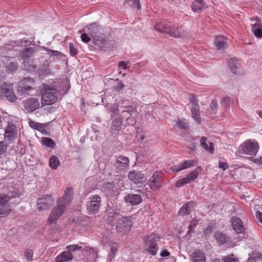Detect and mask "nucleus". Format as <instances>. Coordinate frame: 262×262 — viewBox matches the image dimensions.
Wrapping results in <instances>:
<instances>
[{
  "instance_id": "bb28decb",
  "label": "nucleus",
  "mask_w": 262,
  "mask_h": 262,
  "mask_svg": "<svg viewBox=\"0 0 262 262\" xmlns=\"http://www.w3.org/2000/svg\"><path fill=\"white\" fill-rule=\"evenodd\" d=\"M73 257V255L70 252L64 251L56 257L55 262H67L72 260Z\"/></svg>"
},
{
  "instance_id": "f704fd0d",
  "label": "nucleus",
  "mask_w": 262,
  "mask_h": 262,
  "mask_svg": "<svg viewBox=\"0 0 262 262\" xmlns=\"http://www.w3.org/2000/svg\"><path fill=\"white\" fill-rule=\"evenodd\" d=\"M229 67L232 73H235L238 67V62L236 58H233L229 60Z\"/></svg>"
},
{
  "instance_id": "aec40b11",
  "label": "nucleus",
  "mask_w": 262,
  "mask_h": 262,
  "mask_svg": "<svg viewBox=\"0 0 262 262\" xmlns=\"http://www.w3.org/2000/svg\"><path fill=\"white\" fill-rule=\"evenodd\" d=\"M17 130L16 126L12 124H9L5 132V139L8 141H12L16 138Z\"/></svg>"
},
{
  "instance_id": "0eeeda50",
  "label": "nucleus",
  "mask_w": 262,
  "mask_h": 262,
  "mask_svg": "<svg viewBox=\"0 0 262 262\" xmlns=\"http://www.w3.org/2000/svg\"><path fill=\"white\" fill-rule=\"evenodd\" d=\"M101 199L98 195H94L89 198L86 204V210L88 214L94 215L97 213L101 206Z\"/></svg>"
},
{
  "instance_id": "ea45409f",
  "label": "nucleus",
  "mask_w": 262,
  "mask_h": 262,
  "mask_svg": "<svg viewBox=\"0 0 262 262\" xmlns=\"http://www.w3.org/2000/svg\"><path fill=\"white\" fill-rule=\"evenodd\" d=\"M211 113L212 114H215L217 112L218 108V104L216 100H213L210 105Z\"/></svg>"
},
{
  "instance_id": "4d7b16f0",
  "label": "nucleus",
  "mask_w": 262,
  "mask_h": 262,
  "mask_svg": "<svg viewBox=\"0 0 262 262\" xmlns=\"http://www.w3.org/2000/svg\"><path fill=\"white\" fill-rule=\"evenodd\" d=\"M252 256L256 258V260H261L262 259V254L258 252H254L252 253Z\"/></svg>"
},
{
  "instance_id": "8fccbe9b",
  "label": "nucleus",
  "mask_w": 262,
  "mask_h": 262,
  "mask_svg": "<svg viewBox=\"0 0 262 262\" xmlns=\"http://www.w3.org/2000/svg\"><path fill=\"white\" fill-rule=\"evenodd\" d=\"M132 3L130 6L133 8L139 9L140 8V0H129Z\"/></svg>"
},
{
  "instance_id": "2eb2a0df",
  "label": "nucleus",
  "mask_w": 262,
  "mask_h": 262,
  "mask_svg": "<svg viewBox=\"0 0 262 262\" xmlns=\"http://www.w3.org/2000/svg\"><path fill=\"white\" fill-rule=\"evenodd\" d=\"M1 91L9 101L14 102L16 100V97L10 85H7L5 83H3L1 86Z\"/></svg>"
},
{
  "instance_id": "5701e85b",
  "label": "nucleus",
  "mask_w": 262,
  "mask_h": 262,
  "mask_svg": "<svg viewBox=\"0 0 262 262\" xmlns=\"http://www.w3.org/2000/svg\"><path fill=\"white\" fill-rule=\"evenodd\" d=\"M125 201L132 205H137L141 203L142 199L138 194H128L124 197Z\"/></svg>"
},
{
  "instance_id": "37998d69",
  "label": "nucleus",
  "mask_w": 262,
  "mask_h": 262,
  "mask_svg": "<svg viewBox=\"0 0 262 262\" xmlns=\"http://www.w3.org/2000/svg\"><path fill=\"white\" fill-rule=\"evenodd\" d=\"M118 245L116 243H114L112 246L111 251L110 255L111 259H112L115 255V254L117 253V250H118Z\"/></svg>"
},
{
  "instance_id": "b1692460",
  "label": "nucleus",
  "mask_w": 262,
  "mask_h": 262,
  "mask_svg": "<svg viewBox=\"0 0 262 262\" xmlns=\"http://www.w3.org/2000/svg\"><path fill=\"white\" fill-rule=\"evenodd\" d=\"M194 163V161L193 160L185 161L178 165L173 166L171 169L174 172H179L183 169L193 166Z\"/></svg>"
},
{
  "instance_id": "6e6552de",
  "label": "nucleus",
  "mask_w": 262,
  "mask_h": 262,
  "mask_svg": "<svg viewBox=\"0 0 262 262\" xmlns=\"http://www.w3.org/2000/svg\"><path fill=\"white\" fill-rule=\"evenodd\" d=\"M34 80L30 77H24L18 84L17 91L21 94H29L31 90H33Z\"/></svg>"
},
{
  "instance_id": "5fc2aeb1",
  "label": "nucleus",
  "mask_w": 262,
  "mask_h": 262,
  "mask_svg": "<svg viewBox=\"0 0 262 262\" xmlns=\"http://www.w3.org/2000/svg\"><path fill=\"white\" fill-rule=\"evenodd\" d=\"M190 102L192 104V106H194V105H199L198 104V101L196 99V98L194 96L192 95L189 98Z\"/></svg>"
},
{
  "instance_id": "680f3d73",
  "label": "nucleus",
  "mask_w": 262,
  "mask_h": 262,
  "mask_svg": "<svg viewBox=\"0 0 262 262\" xmlns=\"http://www.w3.org/2000/svg\"><path fill=\"white\" fill-rule=\"evenodd\" d=\"M118 66L119 68L125 70L126 69V64L124 61H120L119 63Z\"/></svg>"
},
{
  "instance_id": "f3484780",
  "label": "nucleus",
  "mask_w": 262,
  "mask_h": 262,
  "mask_svg": "<svg viewBox=\"0 0 262 262\" xmlns=\"http://www.w3.org/2000/svg\"><path fill=\"white\" fill-rule=\"evenodd\" d=\"M106 221L110 224H115L121 219V215L116 210L110 208L106 209Z\"/></svg>"
},
{
  "instance_id": "dca6fc26",
  "label": "nucleus",
  "mask_w": 262,
  "mask_h": 262,
  "mask_svg": "<svg viewBox=\"0 0 262 262\" xmlns=\"http://www.w3.org/2000/svg\"><path fill=\"white\" fill-rule=\"evenodd\" d=\"M128 178L135 184H142L146 181V177L140 172L135 170L130 171L128 173Z\"/></svg>"
},
{
  "instance_id": "cd10ccee",
  "label": "nucleus",
  "mask_w": 262,
  "mask_h": 262,
  "mask_svg": "<svg viewBox=\"0 0 262 262\" xmlns=\"http://www.w3.org/2000/svg\"><path fill=\"white\" fill-rule=\"evenodd\" d=\"M129 162L128 158L123 156H119L116 158L117 166L122 169L128 167Z\"/></svg>"
},
{
  "instance_id": "6e6d98bb",
  "label": "nucleus",
  "mask_w": 262,
  "mask_h": 262,
  "mask_svg": "<svg viewBox=\"0 0 262 262\" xmlns=\"http://www.w3.org/2000/svg\"><path fill=\"white\" fill-rule=\"evenodd\" d=\"M219 167L222 169L223 170H225L228 167V163L224 162H220L219 164Z\"/></svg>"
},
{
  "instance_id": "473e14b6",
  "label": "nucleus",
  "mask_w": 262,
  "mask_h": 262,
  "mask_svg": "<svg viewBox=\"0 0 262 262\" xmlns=\"http://www.w3.org/2000/svg\"><path fill=\"white\" fill-rule=\"evenodd\" d=\"M204 5L203 0H194L192 3L191 8L194 12H199L202 10Z\"/></svg>"
},
{
  "instance_id": "bf43d9fd",
  "label": "nucleus",
  "mask_w": 262,
  "mask_h": 262,
  "mask_svg": "<svg viewBox=\"0 0 262 262\" xmlns=\"http://www.w3.org/2000/svg\"><path fill=\"white\" fill-rule=\"evenodd\" d=\"M124 87V84L122 83H118L115 86V90L117 91L122 89Z\"/></svg>"
},
{
  "instance_id": "20e7f679",
  "label": "nucleus",
  "mask_w": 262,
  "mask_h": 262,
  "mask_svg": "<svg viewBox=\"0 0 262 262\" xmlns=\"http://www.w3.org/2000/svg\"><path fill=\"white\" fill-rule=\"evenodd\" d=\"M259 149V145L255 141L248 140L244 142L239 147V152L242 154L255 156Z\"/></svg>"
},
{
  "instance_id": "e433bc0d",
  "label": "nucleus",
  "mask_w": 262,
  "mask_h": 262,
  "mask_svg": "<svg viewBox=\"0 0 262 262\" xmlns=\"http://www.w3.org/2000/svg\"><path fill=\"white\" fill-rule=\"evenodd\" d=\"M42 144L46 147L53 148L55 146V142L51 138L45 137L42 140Z\"/></svg>"
},
{
  "instance_id": "c756f323",
  "label": "nucleus",
  "mask_w": 262,
  "mask_h": 262,
  "mask_svg": "<svg viewBox=\"0 0 262 262\" xmlns=\"http://www.w3.org/2000/svg\"><path fill=\"white\" fill-rule=\"evenodd\" d=\"M214 237L216 241L220 245H223L230 241V238L229 237L220 232H216L214 234Z\"/></svg>"
},
{
  "instance_id": "4c0bfd02",
  "label": "nucleus",
  "mask_w": 262,
  "mask_h": 262,
  "mask_svg": "<svg viewBox=\"0 0 262 262\" xmlns=\"http://www.w3.org/2000/svg\"><path fill=\"white\" fill-rule=\"evenodd\" d=\"M122 107L123 108L122 111V115L127 113L129 116H132L133 113H136L137 112L136 108L132 105L122 106Z\"/></svg>"
},
{
  "instance_id": "0e129e2a",
  "label": "nucleus",
  "mask_w": 262,
  "mask_h": 262,
  "mask_svg": "<svg viewBox=\"0 0 262 262\" xmlns=\"http://www.w3.org/2000/svg\"><path fill=\"white\" fill-rule=\"evenodd\" d=\"M122 115V117L126 119L125 120L127 122L129 120H131V119L130 118L131 116H129V115L128 114L126 113V114H125Z\"/></svg>"
},
{
  "instance_id": "7ed1b4c3",
  "label": "nucleus",
  "mask_w": 262,
  "mask_h": 262,
  "mask_svg": "<svg viewBox=\"0 0 262 262\" xmlns=\"http://www.w3.org/2000/svg\"><path fill=\"white\" fill-rule=\"evenodd\" d=\"M158 239L159 236L155 233L144 236L145 250L152 255H156L158 250L156 241Z\"/></svg>"
},
{
  "instance_id": "a18cd8bd",
  "label": "nucleus",
  "mask_w": 262,
  "mask_h": 262,
  "mask_svg": "<svg viewBox=\"0 0 262 262\" xmlns=\"http://www.w3.org/2000/svg\"><path fill=\"white\" fill-rule=\"evenodd\" d=\"M66 248L68 250V252L71 253V252H74L75 251L80 250L81 248V247L77 245H72L67 246Z\"/></svg>"
},
{
  "instance_id": "423d86ee",
  "label": "nucleus",
  "mask_w": 262,
  "mask_h": 262,
  "mask_svg": "<svg viewBox=\"0 0 262 262\" xmlns=\"http://www.w3.org/2000/svg\"><path fill=\"white\" fill-rule=\"evenodd\" d=\"M66 207L63 204H62L61 202L57 201L56 206L52 209L48 219V223L49 224H55L63 213Z\"/></svg>"
},
{
  "instance_id": "13d9d810",
  "label": "nucleus",
  "mask_w": 262,
  "mask_h": 262,
  "mask_svg": "<svg viewBox=\"0 0 262 262\" xmlns=\"http://www.w3.org/2000/svg\"><path fill=\"white\" fill-rule=\"evenodd\" d=\"M255 215L258 221L262 224V212L257 211L256 212Z\"/></svg>"
},
{
  "instance_id": "c03bdc74",
  "label": "nucleus",
  "mask_w": 262,
  "mask_h": 262,
  "mask_svg": "<svg viewBox=\"0 0 262 262\" xmlns=\"http://www.w3.org/2000/svg\"><path fill=\"white\" fill-rule=\"evenodd\" d=\"M199 221L195 219L193 220L190 222V224L189 226V231L188 233H190L191 232H192L194 230V228L196 226V225L198 224Z\"/></svg>"
},
{
  "instance_id": "f257e3e1",
  "label": "nucleus",
  "mask_w": 262,
  "mask_h": 262,
  "mask_svg": "<svg viewBox=\"0 0 262 262\" xmlns=\"http://www.w3.org/2000/svg\"><path fill=\"white\" fill-rule=\"evenodd\" d=\"M40 90L43 92L41 97V104L49 105L55 103L57 101V90L53 85L43 83L40 86Z\"/></svg>"
},
{
  "instance_id": "864d4df0",
  "label": "nucleus",
  "mask_w": 262,
  "mask_h": 262,
  "mask_svg": "<svg viewBox=\"0 0 262 262\" xmlns=\"http://www.w3.org/2000/svg\"><path fill=\"white\" fill-rule=\"evenodd\" d=\"M7 146L3 142H0V155H2L6 151Z\"/></svg>"
},
{
  "instance_id": "72a5a7b5",
  "label": "nucleus",
  "mask_w": 262,
  "mask_h": 262,
  "mask_svg": "<svg viewBox=\"0 0 262 262\" xmlns=\"http://www.w3.org/2000/svg\"><path fill=\"white\" fill-rule=\"evenodd\" d=\"M215 45L217 50L224 48L226 45V39L222 36H218L215 38Z\"/></svg>"
},
{
  "instance_id": "09e8293b",
  "label": "nucleus",
  "mask_w": 262,
  "mask_h": 262,
  "mask_svg": "<svg viewBox=\"0 0 262 262\" xmlns=\"http://www.w3.org/2000/svg\"><path fill=\"white\" fill-rule=\"evenodd\" d=\"M177 124L179 128L187 129L188 128L187 124L184 121L179 120Z\"/></svg>"
},
{
  "instance_id": "774afa93",
  "label": "nucleus",
  "mask_w": 262,
  "mask_h": 262,
  "mask_svg": "<svg viewBox=\"0 0 262 262\" xmlns=\"http://www.w3.org/2000/svg\"><path fill=\"white\" fill-rule=\"evenodd\" d=\"M247 262H256V258H254L253 256L250 257Z\"/></svg>"
},
{
  "instance_id": "de8ad7c7",
  "label": "nucleus",
  "mask_w": 262,
  "mask_h": 262,
  "mask_svg": "<svg viewBox=\"0 0 262 262\" xmlns=\"http://www.w3.org/2000/svg\"><path fill=\"white\" fill-rule=\"evenodd\" d=\"M213 229V226L211 225H209L204 229V234L206 236H208L212 232Z\"/></svg>"
},
{
  "instance_id": "69168bd1",
  "label": "nucleus",
  "mask_w": 262,
  "mask_h": 262,
  "mask_svg": "<svg viewBox=\"0 0 262 262\" xmlns=\"http://www.w3.org/2000/svg\"><path fill=\"white\" fill-rule=\"evenodd\" d=\"M254 161L258 164L262 165V156L258 159H255Z\"/></svg>"
},
{
  "instance_id": "393cba45",
  "label": "nucleus",
  "mask_w": 262,
  "mask_h": 262,
  "mask_svg": "<svg viewBox=\"0 0 262 262\" xmlns=\"http://www.w3.org/2000/svg\"><path fill=\"white\" fill-rule=\"evenodd\" d=\"M194 203L192 201L188 202L183 205L179 211V215L184 216L188 215L191 212L194 207Z\"/></svg>"
},
{
  "instance_id": "338daca9",
  "label": "nucleus",
  "mask_w": 262,
  "mask_h": 262,
  "mask_svg": "<svg viewBox=\"0 0 262 262\" xmlns=\"http://www.w3.org/2000/svg\"><path fill=\"white\" fill-rule=\"evenodd\" d=\"M223 101L226 105H227L230 102V99L229 98H225L223 99Z\"/></svg>"
},
{
  "instance_id": "f8f14e48",
  "label": "nucleus",
  "mask_w": 262,
  "mask_h": 262,
  "mask_svg": "<svg viewBox=\"0 0 262 262\" xmlns=\"http://www.w3.org/2000/svg\"><path fill=\"white\" fill-rule=\"evenodd\" d=\"M132 226V224L129 217H121L118 221L116 229L118 232L125 233L130 230Z\"/></svg>"
},
{
  "instance_id": "9d476101",
  "label": "nucleus",
  "mask_w": 262,
  "mask_h": 262,
  "mask_svg": "<svg viewBox=\"0 0 262 262\" xmlns=\"http://www.w3.org/2000/svg\"><path fill=\"white\" fill-rule=\"evenodd\" d=\"M33 54V49L32 48L24 49L20 53V57L24 60L23 63L25 69L27 70H31L34 69L33 62L29 59Z\"/></svg>"
},
{
  "instance_id": "a878e982",
  "label": "nucleus",
  "mask_w": 262,
  "mask_h": 262,
  "mask_svg": "<svg viewBox=\"0 0 262 262\" xmlns=\"http://www.w3.org/2000/svg\"><path fill=\"white\" fill-rule=\"evenodd\" d=\"M73 189L71 188H67L64 191V193L62 198H59L57 201L61 202L65 206L69 204L71 201V197L73 195Z\"/></svg>"
},
{
  "instance_id": "39448f33",
  "label": "nucleus",
  "mask_w": 262,
  "mask_h": 262,
  "mask_svg": "<svg viewBox=\"0 0 262 262\" xmlns=\"http://www.w3.org/2000/svg\"><path fill=\"white\" fill-rule=\"evenodd\" d=\"M88 34L91 36L96 44H101L104 41L102 34V29L96 24H92L87 26Z\"/></svg>"
},
{
  "instance_id": "412c9836",
  "label": "nucleus",
  "mask_w": 262,
  "mask_h": 262,
  "mask_svg": "<svg viewBox=\"0 0 262 262\" xmlns=\"http://www.w3.org/2000/svg\"><path fill=\"white\" fill-rule=\"evenodd\" d=\"M190 257L191 262L206 261V255L200 249H195L191 254Z\"/></svg>"
},
{
  "instance_id": "2f4dec72",
  "label": "nucleus",
  "mask_w": 262,
  "mask_h": 262,
  "mask_svg": "<svg viewBox=\"0 0 262 262\" xmlns=\"http://www.w3.org/2000/svg\"><path fill=\"white\" fill-rule=\"evenodd\" d=\"M207 138L206 137H202L200 139V144L202 148H203L205 150L208 151L210 154H212L213 152V145L212 142H209V146L208 144L206 143Z\"/></svg>"
},
{
  "instance_id": "4be33fe9",
  "label": "nucleus",
  "mask_w": 262,
  "mask_h": 262,
  "mask_svg": "<svg viewBox=\"0 0 262 262\" xmlns=\"http://www.w3.org/2000/svg\"><path fill=\"white\" fill-rule=\"evenodd\" d=\"M231 225L233 229L237 233H242L245 230L243 223L241 220L237 217H233L231 220Z\"/></svg>"
},
{
  "instance_id": "3c124183",
  "label": "nucleus",
  "mask_w": 262,
  "mask_h": 262,
  "mask_svg": "<svg viewBox=\"0 0 262 262\" xmlns=\"http://www.w3.org/2000/svg\"><path fill=\"white\" fill-rule=\"evenodd\" d=\"M69 48L71 55L75 56L77 53V49L75 48L74 45L72 43H70Z\"/></svg>"
},
{
  "instance_id": "7c9ffc66",
  "label": "nucleus",
  "mask_w": 262,
  "mask_h": 262,
  "mask_svg": "<svg viewBox=\"0 0 262 262\" xmlns=\"http://www.w3.org/2000/svg\"><path fill=\"white\" fill-rule=\"evenodd\" d=\"M122 123V118L121 117H117L114 120L111 129L112 134L118 132L121 129Z\"/></svg>"
},
{
  "instance_id": "603ef678",
  "label": "nucleus",
  "mask_w": 262,
  "mask_h": 262,
  "mask_svg": "<svg viewBox=\"0 0 262 262\" xmlns=\"http://www.w3.org/2000/svg\"><path fill=\"white\" fill-rule=\"evenodd\" d=\"M81 40H82V41H83L85 43L89 42L91 41L90 38L85 33H82L81 35Z\"/></svg>"
},
{
  "instance_id": "ddd939ff",
  "label": "nucleus",
  "mask_w": 262,
  "mask_h": 262,
  "mask_svg": "<svg viewBox=\"0 0 262 262\" xmlns=\"http://www.w3.org/2000/svg\"><path fill=\"white\" fill-rule=\"evenodd\" d=\"M161 173L159 171L155 172L148 184L150 188L153 191H156L162 186Z\"/></svg>"
},
{
  "instance_id": "e2e57ef3",
  "label": "nucleus",
  "mask_w": 262,
  "mask_h": 262,
  "mask_svg": "<svg viewBox=\"0 0 262 262\" xmlns=\"http://www.w3.org/2000/svg\"><path fill=\"white\" fill-rule=\"evenodd\" d=\"M161 256L162 257H167V256H168L169 255H170V253L166 251V250H165V251H163L161 253Z\"/></svg>"
},
{
  "instance_id": "c9c22d12",
  "label": "nucleus",
  "mask_w": 262,
  "mask_h": 262,
  "mask_svg": "<svg viewBox=\"0 0 262 262\" xmlns=\"http://www.w3.org/2000/svg\"><path fill=\"white\" fill-rule=\"evenodd\" d=\"M60 161L55 156H52L49 159V165L53 169H56L60 165Z\"/></svg>"
},
{
  "instance_id": "f03ea898",
  "label": "nucleus",
  "mask_w": 262,
  "mask_h": 262,
  "mask_svg": "<svg viewBox=\"0 0 262 262\" xmlns=\"http://www.w3.org/2000/svg\"><path fill=\"white\" fill-rule=\"evenodd\" d=\"M155 28L159 32L168 34L174 37L179 38L185 35V32L181 27H171L162 23H159L155 26Z\"/></svg>"
},
{
  "instance_id": "9b49d317",
  "label": "nucleus",
  "mask_w": 262,
  "mask_h": 262,
  "mask_svg": "<svg viewBox=\"0 0 262 262\" xmlns=\"http://www.w3.org/2000/svg\"><path fill=\"white\" fill-rule=\"evenodd\" d=\"M15 196V195L9 196L4 194H0V216L6 215L11 212V209L8 204V202L10 198Z\"/></svg>"
},
{
  "instance_id": "49530a36",
  "label": "nucleus",
  "mask_w": 262,
  "mask_h": 262,
  "mask_svg": "<svg viewBox=\"0 0 262 262\" xmlns=\"http://www.w3.org/2000/svg\"><path fill=\"white\" fill-rule=\"evenodd\" d=\"M43 49L46 51L47 53L50 56H59L61 55V53L58 51L52 50L47 48H43Z\"/></svg>"
},
{
  "instance_id": "c85d7f7f",
  "label": "nucleus",
  "mask_w": 262,
  "mask_h": 262,
  "mask_svg": "<svg viewBox=\"0 0 262 262\" xmlns=\"http://www.w3.org/2000/svg\"><path fill=\"white\" fill-rule=\"evenodd\" d=\"M191 112L193 119L196 123L200 124L201 122V118L200 117V110L199 105H194L191 108Z\"/></svg>"
},
{
  "instance_id": "58836bf2",
  "label": "nucleus",
  "mask_w": 262,
  "mask_h": 262,
  "mask_svg": "<svg viewBox=\"0 0 262 262\" xmlns=\"http://www.w3.org/2000/svg\"><path fill=\"white\" fill-rule=\"evenodd\" d=\"M223 262H238L239 259L233 254L223 256L222 259Z\"/></svg>"
},
{
  "instance_id": "052dcab7",
  "label": "nucleus",
  "mask_w": 262,
  "mask_h": 262,
  "mask_svg": "<svg viewBox=\"0 0 262 262\" xmlns=\"http://www.w3.org/2000/svg\"><path fill=\"white\" fill-rule=\"evenodd\" d=\"M38 123L32 120H30L29 121V124H30V126L34 129H36V128L37 127V126L38 125Z\"/></svg>"
},
{
  "instance_id": "a211bd4d",
  "label": "nucleus",
  "mask_w": 262,
  "mask_h": 262,
  "mask_svg": "<svg viewBox=\"0 0 262 262\" xmlns=\"http://www.w3.org/2000/svg\"><path fill=\"white\" fill-rule=\"evenodd\" d=\"M252 21L255 22L252 24V31L254 35L257 38L262 37V23L260 22V19L256 17L255 20L251 19Z\"/></svg>"
},
{
  "instance_id": "6ab92c4d",
  "label": "nucleus",
  "mask_w": 262,
  "mask_h": 262,
  "mask_svg": "<svg viewBox=\"0 0 262 262\" xmlns=\"http://www.w3.org/2000/svg\"><path fill=\"white\" fill-rule=\"evenodd\" d=\"M24 106L27 111L32 112L39 107V100L35 98H31L25 101Z\"/></svg>"
},
{
  "instance_id": "4468645a",
  "label": "nucleus",
  "mask_w": 262,
  "mask_h": 262,
  "mask_svg": "<svg viewBox=\"0 0 262 262\" xmlns=\"http://www.w3.org/2000/svg\"><path fill=\"white\" fill-rule=\"evenodd\" d=\"M198 172L196 171H192L186 176L185 178L181 179L176 183V187H180L191 182L194 181L198 177Z\"/></svg>"
},
{
  "instance_id": "a19ab883",
  "label": "nucleus",
  "mask_w": 262,
  "mask_h": 262,
  "mask_svg": "<svg viewBox=\"0 0 262 262\" xmlns=\"http://www.w3.org/2000/svg\"><path fill=\"white\" fill-rule=\"evenodd\" d=\"M7 70L9 72H13L18 68V64L16 62H11L7 66Z\"/></svg>"
},
{
  "instance_id": "79ce46f5",
  "label": "nucleus",
  "mask_w": 262,
  "mask_h": 262,
  "mask_svg": "<svg viewBox=\"0 0 262 262\" xmlns=\"http://www.w3.org/2000/svg\"><path fill=\"white\" fill-rule=\"evenodd\" d=\"M33 252L31 249H28L25 251V256L27 260L29 261H31L33 259Z\"/></svg>"
},
{
  "instance_id": "1a4fd4ad",
  "label": "nucleus",
  "mask_w": 262,
  "mask_h": 262,
  "mask_svg": "<svg viewBox=\"0 0 262 262\" xmlns=\"http://www.w3.org/2000/svg\"><path fill=\"white\" fill-rule=\"evenodd\" d=\"M54 202V200L51 195H44L37 199V209L39 211L47 210L53 205Z\"/></svg>"
}]
</instances>
